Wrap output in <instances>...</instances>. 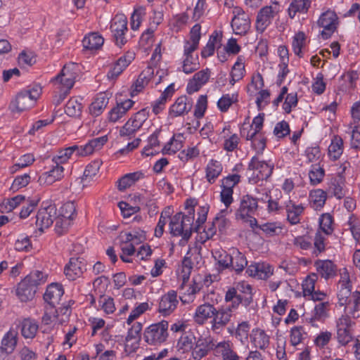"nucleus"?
I'll return each instance as SVG.
<instances>
[{
    "instance_id": "obj_1",
    "label": "nucleus",
    "mask_w": 360,
    "mask_h": 360,
    "mask_svg": "<svg viewBox=\"0 0 360 360\" xmlns=\"http://www.w3.org/2000/svg\"><path fill=\"white\" fill-rule=\"evenodd\" d=\"M46 281V275L42 271H34L28 274L18 285L16 295L22 302H27L34 297L37 286Z\"/></svg>"
},
{
    "instance_id": "obj_2",
    "label": "nucleus",
    "mask_w": 360,
    "mask_h": 360,
    "mask_svg": "<svg viewBox=\"0 0 360 360\" xmlns=\"http://www.w3.org/2000/svg\"><path fill=\"white\" fill-rule=\"evenodd\" d=\"M40 94L39 88L21 91L11 101L8 108L13 113H20L27 110L34 105Z\"/></svg>"
},
{
    "instance_id": "obj_3",
    "label": "nucleus",
    "mask_w": 360,
    "mask_h": 360,
    "mask_svg": "<svg viewBox=\"0 0 360 360\" xmlns=\"http://www.w3.org/2000/svg\"><path fill=\"white\" fill-rule=\"evenodd\" d=\"M169 226L173 236H181L185 241L189 240L193 231L191 218L185 217L182 212H178L170 217Z\"/></svg>"
},
{
    "instance_id": "obj_4",
    "label": "nucleus",
    "mask_w": 360,
    "mask_h": 360,
    "mask_svg": "<svg viewBox=\"0 0 360 360\" xmlns=\"http://www.w3.org/2000/svg\"><path fill=\"white\" fill-rule=\"evenodd\" d=\"M236 305L225 304L216 308L213 319L211 320V330L216 334L221 333L236 317Z\"/></svg>"
},
{
    "instance_id": "obj_5",
    "label": "nucleus",
    "mask_w": 360,
    "mask_h": 360,
    "mask_svg": "<svg viewBox=\"0 0 360 360\" xmlns=\"http://www.w3.org/2000/svg\"><path fill=\"white\" fill-rule=\"evenodd\" d=\"M168 327L169 323L165 320L150 325L144 330V340L150 345L157 346L161 345L168 338Z\"/></svg>"
},
{
    "instance_id": "obj_6",
    "label": "nucleus",
    "mask_w": 360,
    "mask_h": 360,
    "mask_svg": "<svg viewBox=\"0 0 360 360\" xmlns=\"http://www.w3.org/2000/svg\"><path fill=\"white\" fill-rule=\"evenodd\" d=\"M86 269V262L84 258L71 257L65 266L64 274L69 281H75L81 278Z\"/></svg>"
},
{
    "instance_id": "obj_7",
    "label": "nucleus",
    "mask_w": 360,
    "mask_h": 360,
    "mask_svg": "<svg viewBox=\"0 0 360 360\" xmlns=\"http://www.w3.org/2000/svg\"><path fill=\"white\" fill-rule=\"evenodd\" d=\"M352 321L347 315H342L337 321V338L340 344L347 345L352 340Z\"/></svg>"
},
{
    "instance_id": "obj_8",
    "label": "nucleus",
    "mask_w": 360,
    "mask_h": 360,
    "mask_svg": "<svg viewBox=\"0 0 360 360\" xmlns=\"http://www.w3.org/2000/svg\"><path fill=\"white\" fill-rule=\"evenodd\" d=\"M111 32L113 33V37L117 46H122L127 42L124 37L125 32L127 30V20L124 15H116L112 19L110 25Z\"/></svg>"
},
{
    "instance_id": "obj_9",
    "label": "nucleus",
    "mask_w": 360,
    "mask_h": 360,
    "mask_svg": "<svg viewBox=\"0 0 360 360\" xmlns=\"http://www.w3.org/2000/svg\"><path fill=\"white\" fill-rule=\"evenodd\" d=\"M258 208L257 199L250 195H243L240 200L239 208L237 210L236 219H245L257 212Z\"/></svg>"
},
{
    "instance_id": "obj_10",
    "label": "nucleus",
    "mask_w": 360,
    "mask_h": 360,
    "mask_svg": "<svg viewBox=\"0 0 360 360\" xmlns=\"http://www.w3.org/2000/svg\"><path fill=\"white\" fill-rule=\"evenodd\" d=\"M56 212L57 209L55 205H51L38 211L36 216V225L39 231H43L53 224L57 214Z\"/></svg>"
},
{
    "instance_id": "obj_11",
    "label": "nucleus",
    "mask_w": 360,
    "mask_h": 360,
    "mask_svg": "<svg viewBox=\"0 0 360 360\" xmlns=\"http://www.w3.org/2000/svg\"><path fill=\"white\" fill-rule=\"evenodd\" d=\"M277 6L278 4H276L274 7L265 6L259 11L256 20V29L258 32L262 33L271 24L274 16L278 13Z\"/></svg>"
},
{
    "instance_id": "obj_12",
    "label": "nucleus",
    "mask_w": 360,
    "mask_h": 360,
    "mask_svg": "<svg viewBox=\"0 0 360 360\" xmlns=\"http://www.w3.org/2000/svg\"><path fill=\"white\" fill-rule=\"evenodd\" d=\"M336 14L330 11L323 13L318 20V25L323 28L321 34L324 39H328L336 30Z\"/></svg>"
},
{
    "instance_id": "obj_13",
    "label": "nucleus",
    "mask_w": 360,
    "mask_h": 360,
    "mask_svg": "<svg viewBox=\"0 0 360 360\" xmlns=\"http://www.w3.org/2000/svg\"><path fill=\"white\" fill-rule=\"evenodd\" d=\"M178 304L176 292L170 290L161 297L158 305V311L162 316H168L176 309Z\"/></svg>"
},
{
    "instance_id": "obj_14",
    "label": "nucleus",
    "mask_w": 360,
    "mask_h": 360,
    "mask_svg": "<svg viewBox=\"0 0 360 360\" xmlns=\"http://www.w3.org/2000/svg\"><path fill=\"white\" fill-rule=\"evenodd\" d=\"M74 64L65 65L60 71V73L52 79V82L57 85V88H62L70 90L75 84V73L71 71V67Z\"/></svg>"
},
{
    "instance_id": "obj_15",
    "label": "nucleus",
    "mask_w": 360,
    "mask_h": 360,
    "mask_svg": "<svg viewBox=\"0 0 360 360\" xmlns=\"http://www.w3.org/2000/svg\"><path fill=\"white\" fill-rule=\"evenodd\" d=\"M248 169L257 171L258 173L256 177L259 181H262L266 180L271 176L274 165H269L265 161L259 160L257 157L254 156L248 165Z\"/></svg>"
},
{
    "instance_id": "obj_16",
    "label": "nucleus",
    "mask_w": 360,
    "mask_h": 360,
    "mask_svg": "<svg viewBox=\"0 0 360 360\" xmlns=\"http://www.w3.org/2000/svg\"><path fill=\"white\" fill-rule=\"evenodd\" d=\"M64 294L63 286L58 283L49 285L44 295V301L49 305L51 309L59 304L61 297Z\"/></svg>"
},
{
    "instance_id": "obj_17",
    "label": "nucleus",
    "mask_w": 360,
    "mask_h": 360,
    "mask_svg": "<svg viewBox=\"0 0 360 360\" xmlns=\"http://www.w3.org/2000/svg\"><path fill=\"white\" fill-rule=\"evenodd\" d=\"M192 107L191 99L186 96H181L176 98L174 103L171 105L169 115L172 117L182 116L191 111Z\"/></svg>"
},
{
    "instance_id": "obj_18",
    "label": "nucleus",
    "mask_w": 360,
    "mask_h": 360,
    "mask_svg": "<svg viewBox=\"0 0 360 360\" xmlns=\"http://www.w3.org/2000/svg\"><path fill=\"white\" fill-rule=\"evenodd\" d=\"M193 349H192V356L195 360H200L207 355L209 351L214 349L216 345L212 340L207 338H199L195 340Z\"/></svg>"
},
{
    "instance_id": "obj_19",
    "label": "nucleus",
    "mask_w": 360,
    "mask_h": 360,
    "mask_svg": "<svg viewBox=\"0 0 360 360\" xmlns=\"http://www.w3.org/2000/svg\"><path fill=\"white\" fill-rule=\"evenodd\" d=\"M134 59V53L133 52H127L121 56L108 72V77L111 79L117 78Z\"/></svg>"
},
{
    "instance_id": "obj_20",
    "label": "nucleus",
    "mask_w": 360,
    "mask_h": 360,
    "mask_svg": "<svg viewBox=\"0 0 360 360\" xmlns=\"http://www.w3.org/2000/svg\"><path fill=\"white\" fill-rule=\"evenodd\" d=\"M18 340V331L12 328L10 329L2 338L0 352L7 355L12 354L17 346Z\"/></svg>"
},
{
    "instance_id": "obj_21",
    "label": "nucleus",
    "mask_w": 360,
    "mask_h": 360,
    "mask_svg": "<svg viewBox=\"0 0 360 360\" xmlns=\"http://www.w3.org/2000/svg\"><path fill=\"white\" fill-rule=\"evenodd\" d=\"M64 167L61 165H55L49 171L43 173L38 179L40 185H51L56 181H60L64 176Z\"/></svg>"
},
{
    "instance_id": "obj_22",
    "label": "nucleus",
    "mask_w": 360,
    "mask_h": 360,
    "mask_svg": "<svg viewBox=\"0 0 360 360\" xmlns=\"http://www.w3.org/2000/svg\"><path fill=\"white\" fill-rule=\"evenodd\" d=\"M216 308L213 304L205 303L198 306L194 315V321L199 325H203L210 319H213Z\"/></svg>"
},
{
    "instance_id": "obj_23",
    "label": "nucleus",
    "mask_w": 360,
    "mask_h": 360,
    "mask_svg": "<svg viewBox=\"0 0 360 360\" xmlns=\"http://www.w3.org/2000/svg\"><path fill=\"white\" fill-rule=\"evenodd\" d=\"M231 27L236 34H245L250 29V20L245 13L238 11L231 21Z\"/></svg>"
},
{
    "instance_id": "obj_24",
    "label": "nucleus",
    "mask_w": 360,
    "mask_h": 360,
    "mask_svg": "<svg viewBox=\"0 0 360 360\" xmlns=\"http://www.w3.org/2000/svg\"><path fill=\"white\" fill-rule=\"evenodd\" d=\"M134 102L131 99H127L112 108L108 113V120L110 122H115L123 117L126 112L132 108Z\"/></svg>"
},
{
    "instance_id": "obj_25",
    "label": "nucleus",
    "mask_w": 360,
    "mask_h": 360,
    "mask_svg": "<svg viewBox=\"0 0 360 360\" xmlns=\"http://www.w3.org/2000/svg\"><path fill=\"white\" fill-rule=\"evenodd\" d=\"M214 351L223 360H240V356L233 350V344L229 341L219 342L216 345Z\"/></svg>"
},
{
    "instance_id": "obj_26",
    "label": "nucleus",
    "mask_w": 360,
    "mask_h": 360,
    "mask_svg": "<svg viewBox=\"0 0 360 360\" xmlns=\"http://www.w3.org/2000/svg\"><path fill=\"white\" fill-rule=\"evenodd\" d=\"M108 139V136L104 135L90 140L84 146H79L81 156H86L100 150L107 143Z\"/></svg>"
},
{
    "instance_id": "obj_27",
    "label": "nucleus",
    "mask_w": 360,
    "mask_h": 360,
    "mask_svg": "<svg viewBox=\"0 0 360 360\" xmlns=\"http://www.w3.org/2000/svg\"><path fill=\"white\" fill-rule=\"evenodd\" d=\"M264 113L259 114L257 117L253 119L252 125L250 126V129L247 131V129L245 127V124L240 129V135L242 137H244L246 140H249V139L253 138V136H257L259 132H261L263 122H264Z\"/></svg>"
},
{
    "instance_id": "obj_28",
    "label": "nucleus",
    "mask_w": 360,
    "mask_h": 360,
    "mask_svg": "<svg viewBox=\"0 0 360 360\" xmlns=\"http://www.w3.org/2000/svg\"><path fill=\"white\" fill-rule=\"evenodd\" d=\"M304 207L302 205H296L292 200H289L285 205L287 220L292 225L300 222V216L303 213Z\"/></svg>"
},
{
    "instance_id": "obj_29",
    "label": "nucleus",
    "mask_w": 360,
    "mask_h": 360,
    "mask_svg": "<svg viewBox=\"0 0 360 360\" xmlns=\"http://www.w3.org/2000/svg\"><path fill=\"white\" fill-rule=\"evenodd\" d=\"M74 153H75L77 156H81L80 148L79 146L74 145L59 150L58 153L53 157L52 161L56 165H60L61 164L67 162Z\"/></svg>"
},
{
    "instance_id": "obj_30",
    "label": "nucleus",
    "mask_w": 360,
    "mask_h": 360,
    "mask_svg": "<svg viewBox=\"0 0 360 360\" xmlns=\"http://www.w3.org/2000/svg\"><path fill=\"white\" fill-rule=\"evenodd\" d=\"M175 92L174 84H169L165 91L162 93L160 97L156 100L153 104V112L158 115L159 114L165 106L168 100H170Z\"/></svg>"
},
{
    "instance_id": "obj_31",
    "label": "nucleus",
    "mask_w": 360,
    "mask_h": 360,
    "mask_svg": "<svg viewBox=\"0 0 360 360\" xmlns=\"http://www.w3.org/2000/svg\"><path fill=\"white\" fill-rule=\"evenodd\" d=\"M321 277L328 279L335 276L336 266L330 260H318L314 264Z\"/></svg>"
},
{
    "instance_id": "obj_32",
    "label": "nucleus",
    "mask_w": 360,
    "mask_h": 360,
    "mask_svg": "<svg viewBox=\"0 0 360 360\" xmlns=\"http://www.w3.org/2000/svg\"><path fill=\"white\" fill-rule=\"evenodd\" d=\"M143 178H144V174L141 171L127 174L117 181V188L121 191H124Z\"/></svg>"
},
{
    "instance_id": "obj_33",
    "label": "nucleus",
    "mask_w": 360,
    "mask_h": 360,
    "mask_svg": "<svg viewBox=\"0 0 360 360\" xmlns=\"http://www.w3.org/2000/svg\"><path fill=\"white\" fill-rule=\"evenodd\" d=\"M340 290L338 293V304L340 306H346L351 301V285L349 278L345 281H340Z\"/></svg>"
},
{
    "instance_id": "obj_34",
    "label": "nucleus",
    "mask_w": 360,
    "mask_h": 360,
    "mask_svg": "<svg viewBox=\"0 0 360 360\" xmlns=\"http://www.w3.org/2000/svg\"><path fill=\"white\" fill-rule=\"evenodd\" d=\"M231 269L238 274L240 273L248 265L245 256L238 249L233 248L231 250Z\"/></svg>"
},
{
    "instance_id": "obj_35",
    "label": "nucleus",
    "mask_w": 360,
    "mask_h": 360,
    "mask_svg": "<svg viewBox=\"0 0 360 360\" xmlns=\"http://www.w3.org/2000/svg\"><path fill=\"white\" fill-rule=\"evenodd\" d=\"M109 98L104 94H98L89 106L90 114L97 117L102 114L108 103Z\"/></svg>"
},
{
    "instance_id": "obj_36",
    "label": "nucleus",
    "mask_w": 360,
    "mask_h": 360,
    "mask_svg": "<svg viewBox=\"0 0 360 360\" xmlns=\"http://www.w3.org/2000/svg\"><path fill=\"white\" fill-rule=\"evenodd\" d=\"M326 199L327 194L322 189H316L309 193L310 204L314 210L321 209L324 206Z\"/></svg>"
},
{
    "instance_id": "obj_37",
    "label": "nucleus",
    "mask_w": 360,
    "mask_h": 360,
    "mask_svg": "<svg viewBox=\"0 0 360 360\" xmlns=\"http://www.w3.org/2000/svg\"><path fill=\"white\" fill-rule=\"evenodd\" d=\"M223 169L221 164L214 160H211L206 167V179L210 184L214 183Z\"/></svg>"
},
{
    "instance_id": "obj_38",
    "label": "nucleus",
    "mask_w": 360,
    "mask_h": 360,
    "mask_svg": "<svg viewBox=\"0 0 360 360\" xmlns=\"http://www.w3.org/2000/svg\"><path fill=\"white\" fill-rule=\"evenodd\" d=\"M104 39L101 35L92 32L86 36L82 40L83 46L85 49L96 50L103 44Z\"/></svg>"
},
{
    "instance_id": "obj_39",
    "label": "nucleus",
    "mask_w": 360,
    "mask_h": 360,
    "mask_svg": "<svg viewBox=\"0 0 360 360\" xmlns=\"http://www.w3.org/2000/svg\"><path fill=\"white\" fill-rule=\"evenodd\" d=\"M39 326L32 319H25L21 323V333L25 338H34L38 331Z\"/></svg>"
},
{
    "instance_id": "obj_40",
    "label": "nucleus",
    "mask_w": 360,
    "mask_h": 360,
    "mask_svg": "<svg viewBox=\"0 0 360 360\" xmlns=\"http://www.w3.org/2000/svg\"><path fill=\"white\" fill-rule=\"evenodd\" d=\"M195 342V338L192 333L181 335L177 342L178 351L183 354L191 352Z\"/></svg>"
},
{
    "instance_id": "obj_41",
    "label": "nucleus",
    "mask_w": 360,
    "mask_h": 360,
    "mask_svg": "<svg viewBox=\"0 0 360 360\" xmlns=\"http://www.w3.org/2000/svg\"><path fill=\"white\" fill-rule=\"evenodd\" d=\"M310 4V0H293L288 8L289 16L293 18L297 13H306Z\"/></svg>"
},
{
    "instance_id": "obj_42",
    "label": "nucleus",
    "mask_w": 360,
    "mask_h": 360,
    "mask_svg": "<svg viewBox=\"0 0 360 360\" xmlns=\"http://www.w3.org/2000/svg\"><path fill=\"white\" fill-rule=\"evenodd\" d=\"M214 257L217 261L218 269L219 271L231 268L232 261L231 252L227 253L224 250L217 251L214 255Z\"/></svg>"
},
{
    "instance_id": "obj_43",
    "label": "nucleus",
    "mask_w": 360,
    "mask_h": 360,
    "mask_svg": "<svg viewBox=\"0 0 360 360\" xmlns=\"http://www.w3.org/2000/svg\"><path fill=\"white\" fill-rule=\"evenodd\" d=\"M82 105L76 98H70L67 103L65 112L70 116L73 117H77L80 116L82 113Z\"/></svg>"
},
{
    "instance_id": "obj_44",
    "label": "nucleus",
    "mask_w": 360,
    "mask_h": 360,
    "mask_svg": "<svg viewBox=\"0 0 360 360\" xmlns=\"http://www.w3.org/2000/svg\"><path fill=\"white\" fill-rule=\"evenodd\" d=\"M343 152V141L340 137H335L328 147L330 157L335 160H338Z\"/></svg>"
},
{
    "instance_id": "obj_45",
    "label": "nucleus",
    "mask_w": 360,
    "mask_h": 360,
    "mask_svg": "<svg viewBox=\"0 0 360 360\" xmlns=\"http://www.w3.org/2000/svg\"><path fill=\"white\" fill-rule=\"evenodd\" d=\"M139 129V128L129 120L124 126L120 128L119 134L120 137L124 138L126 140H129L135 137L136 132Z\"/></svg>"
},
{
    "instance_id": "obj_46",
    "label": "nucleus",
    "mask_w": 360,
    "mask_h": 360,
    "mask_svg": "<svg viewBox=\"0 0 360 360\" xmlns=\"http://www.w3.org/2000/svg\"><path fill=\"white\" fill-rule=\"evenodd\" d=\"M253 343L256 347L264 349L269 344V337L262 330H257L253 336Z\"/></svg>"
},
{
    "instance_id": "obj_47",
    "label": "nucleus",
    "mask_w": 360,
    "mask_h": 360,
    "mask_svg": "<svg viewBox=\"0 0 360 360\" xmlns=\"http://www.w3.org/2000/svg\"><path fill=\"white\" fill-rule=\"evenodd\" d=\"M153 74V71L151 68H148L143 70L139 76L135 83V91L140 92L143 87L148 84L150 79V75Z\"/></svg>"
},
{
    "instance_id": "obj_48",
    "label": "nucleus",
    "mask_w": 360,
    "mask_h": 360,
    "mask_svg": "<svg viewBox=\"0 0 360 360\" xmlns=\"http://www.w3.org/2000/svg\"><path fill=\"white\" fill-rule=\"evenodd\" d=\"M238 101V94H233L223 95L218 101L217 106L221 112H226L232 103Z\"/></svg>"
},
{
    "instance_id": "obj_49",
    "label": "nucleus",
    "mask_w": 360,
    "mask_h": 360,
    "mask_svg": "<svg viewBox=\"0 0 360 360\" xmlns=\"http://www.w3.org/2000/svg\"><path fill=\"white\" fill-rule=\"evenodd\" d=\"M259 228L269 236L279 235L283 230V227L277 222L265 223L259 226Z\"/></svg>"
},
{
    "instance_id": "obj_50",
    "label": "nucleus",
    "mask_w": 360,
    "mask_h": 360,
    "mask_svg": "<svg viewBox=\"0 0 360 360\" xmlns=\"http://www.w3.org/2000/svg\"><path fill=\"white\" fill-rule=\"evenodd\" d=\"M333 219L329 213L323 214L319 219V226L321 229L327 235L332 233Z\"/></svg>"
},
{
    "instance_id": "obj_51",
    "label": "nucleus",
    "mask_w": 360,
    "mask_h": 360,
    "mask_svg": "<svg viewBox=\"0 0 360 360\" xmlns=\"http://www.w3.org/2000/svg\"><path fill=\"white\" fill-rule=\"evenodd\" d=\"M198 56L194 57L193 55L186 56L183 63V71L186 74H190L199 68L198 63Z\"/></svg>"
},
{
    "instance_id": "obj_52",
    "label": "nucleus",
    "mask_w": 360,
    "mask_h": 360,
    "mask_svg": "<svg viewBox=\"0 0 360 360\" xmlns=\"http://www.w3.org/2000/svg\"><path fill=\"white\" fill-rule=\"evenodd\" d=\"M309 176L312 184H318L323 180L324 169L318 165H312Z\"/></svg>"
},
{
    "instance_id": "obj_53",
    "label": "nucleus",
    "mask_w": 360,
    "mask_h": 360,
    "mask_svg": "<svg viewBox=\"0 0 360 360\" xmlns=\"http://www.w3.org/2000/svg\"><path fill=\"white\" fill-rule=\"evenodd\" d=\"M150 109L148 108H143L134 115L129 120L136 125L138 128L141 129L148 119Z\"/></svg>"
},
{
    "instance_id": "obj_54",
    "label": "nucleus",
    "mask_w": 360,
    "mask_h": 360,
    "mask_svg": "<svg viewBox=\"0 0 360 360\" xmlns=\"http://www.w3.org/2000/svg\"><path fill=\"white\" fill-rule=\"evenodd\" d=\"M306 37L303 32H297L293 37L292 48L295 55L301 57L302 49L305 43Z\"/></svg>"
},
{
    "instance_id": "obj_55",
    "label": "nucleus",
    "mask_w": 360,
    "mask_h": 360,
    "mask_svg": "<svg viewBox=\"0 0 360 360\" xmlns=\"http://www.w3.org/2000/svg\"><path fill=\"white\" fill-rule=\"evenodd\" d=\"M248 141H251L252 148L257 150V153H262L263 150L266 148V139L262 132H259L257 136H254L253 138L249 139Z\"/></svg>"
},
{
    "instance_id": "obj_56",
    "label": "nucleus",
    "mask_w": 360,
    "mask_h": 360,
    "mask_svg": "<svg viewBox=\"0 0 360 360\" xmlns=\"http://www.w3.org/2000/svg\"><path fill=\"white\" fill-rule=\"evenodd\" d=\"M227 212L226 210H221L213 221V226H217L221 233L224 232L229 224V221L224 217Z\"/></svg>"
},
{
    "instance_id": "obj_57",
    "label": "nucleus",
    "mask_w": 360,
    "mask_h": 360,
    "mask_svg": "<svg viewBox=\"0 0 360 360\" xmlns=\"http://www.w3.org/2000/svg\"><path fill=\"white\" fill-rule=\"evenodd\" d=\"M76 207L73 202L65 203L60 208V217L69 219H72L75 215Z\"/></svg>"
},
{
    "instance_id": "obj_58",
    "label": "nucleus",
    "mask_w": 360,
    "mask_h": 360,
    "mask_svg": "<svg viewBox=\"0 0 360 360\" xmlns=\"http://www.w3.org/2000/svg\"><path fill=\"white\" fill-rule=\"evenodd\" d=\"M102 165V161L100 160H96L93 162H91L90 164H89L84 172V178L85 179H87V178H92L95 176Z\"/></svg>"
},
{
    "instance_id": "obj_59",
    "label": "nucleus",
    "mask_w": 360,
    "mask_h": 360,
    "mask_svg": "<svg viewBox=\"0 0 360 360\" xmlns=\"http://www.w3.org/2000/svg\"><path fill=\"white\" fill-rule=\"evenodd\" d=\"M304 334L302 326L293 327L290 330V342L292 345L296 346L301 343Z\"/></svg>"
},
{
    "instance_id": "obj_60",
    "label": "nucleus",
    "mask_w": 360,
    "mask_h": 360,
    "mask_svg": "<svg viewBox=\"0 0 360 360\" xmlns=\"http://www.w3.org/2000/svg\"><path fill=\"white\" fill-rule=\"evenodd\" d=\"M145 15L144 10L141 8L135 9L131 16L130 26L133 30H136L139 28L142 21V17Z\"/></svg>"
},
{
    "instance_id": "obj_61",
    "label": "nucleus",
    "mask_w": 360,
    "mask_h": 360,
    "mask_svg": "<svg viewBox=\"0 0 360 360\" xmlns=\"http://www.w3.org/2000/svg\"><path fill=\"white\" fill-rule=\"evenodd\" d=\"M55 231L58 235H62L70 226V221L60 216H56Z\"/></svg>"
},
{
    "instance_id": "obj_62",
    "label": "nucleus",
    "mask_w": 360,
    "mask_h": 360,
    "mask_svg": "<svg viewBox=\"0 0 360 360\" xmlns=\"http://www.w3.org/2000/svg\"><path fill=\"white\" fill-rule=\"evenodd\" d=\"M297 102L298 100L296 92L288 94L283 105V108L286 113H290L292 108L297 106Z\"/></svg>"
},
{
    "instance_id": "obj_63",
    "label": "nucleus",
    "mask_w": 360,
    "mask_h": 360,
    "mask_svg": "<svg viewBox=\"0 0 360 360\" xmlns=\"http://www.w3.org/2000/svg\"><path fill=\"white\" fill-rule=\"evenodd\" d=\"M200 154V151L197 147L188 148L184 149L179 153V159L183 162H187L189 160L193 159L198 157Z\"/></svg>"
},
{
    "instance_id": "obj_64",
    "label": "nucleus",
    "mask_w": 360,
    "mask_h": 360,
    "mask_svg": "<svg viewBox=\"0 0 360 360\" xmlns=\"http://www.w3.org/2000/svg\"><path fill=\"white\" fill-rule=\"evenodd\" d=\"M353 307L350 314L354 319L360 318V292L354 291L352 295Z\"/></svg>"
}]
</instances>
